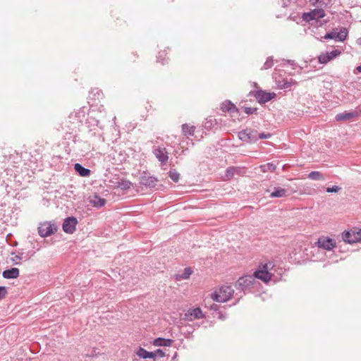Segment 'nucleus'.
Listing matches in <instances>:
<instances>
[{
    "label": "nucleus",
    "mask_w": 361,
    "mask_h": 361,
    "mask_svg": "<svg viewBox=\"0 0 361 361\" xmlns=\"http://www.w3.org/2000/svg\"><path fill=\"white\" fill-rule=\"evenodd\" d=\"M275 265L273 262H268L265 264H260L259 269L255 271L253 274V277L260 279L264 283H268L271 281L273 273L271 271L274 269Z\"/></svg>",
    "instance_id": "1"
},
{
    "label": "nucleus",
    "mask_w": 361,
    "mask_h": 361,
    "mask_svg": "<svg viewBox=\"0 0 361 361\" xmlns=\"http://www.w3.org/2000/svg\"><path fill=\"white\" fill-rule=\"evenodd\" d=\"M234 293V290L231 286L224 285L212 294V298L218 302L228 301Z\"/></svg>",
    "instance_id": "2"
},
{
    "label": "nucleus",
    "mask_w": 361,
    "mask_h": 361,
    "mask_svg": "<svg viewBox=\"0 0 361 361\" xmlns=\"http://www.w3.org/2000/svg\"><path fill=\"white\" fill-rule=\"evenodd\" d=\"M255 283V277L252 275H245L238 279L235 284L236 289L245 291L251 288Z\"/></svg>",
    "instance_id": "3"
},
{
    "label": "nucleus",
    "mask_w": 361,
    "mask_h": 361,
    "mask_svg": "<svg viewBox=\"0 0 361 361\" xmlns=\"http://www.w3.org/2000/svg\"><path fill=\"white\" fill-rule=\"evenodd\" d=\"M342 238L345 243L350 244L361 241V228L344 231L342 233Z\"/></svg>",
    "instance_id": "4"
},
{
    "label": "nucleus",
    "mask_w": 361,
    "mask_h": 361,
    "mask_svg": "<svg viewBox=\"0 0 361 361\" xmlns=\"http://www.w3.org/2000/svg\"><path fill=\"white\" fill-rule=\"evenodd\" d=\"M56 231L57 226L50 221L42 223L38 227V233L42 238L49 236Z\"/></svg>",
    "instance_id": "5"
},
{
    "label": "nucleus",
    "mask_w": 361,
    "mask_h": 361,
    "mask_svg": "<svg viewBox=\"0 0 361 361\" xmlns=\"http://www.w3.org/2000/svg\"><path fill=\"white\" fill-rule=\"evenodd\" d=\"M238 137L245 142H255L257 141V131L254 129L247 128L238 133Z\"/></svg>",
    "instance_id": "6"
},
{
    "label": "nucleus",
    "mask_w": 361,
    "mask_h": 361,
    "mask_svg": "<svg viewBox=\"0 0 361 361\" xmlns=\"http://www.w3.org/2000/svg\"><path fill=\"white\" fill-rule=\"evenodd\" d=\"M325 11L322 8H316L309 12L302 13V19L306 22H310L313 20H318L325 16Z\"/></svg>",
    "instance_id": "7"
},
{
    "label": "nucleus",
    "mask_w": 361,
    "mask_h": 361,
    "mask_svg": "<svg viewBox=\"0 0 361 361\" xmlns=\"http://www.w3.org/2000/svg\"><path fill=\"white\" fill-rule=\"evenodd\" d=\"M315 245L326 250H331L336 247V241L329 237L322 236L318 238Z\"/></svg>",
    "instance_id": "8"
},
{
    "label": "nucleus",
    "mask_w": 361,
    "mask_h": 361,
    "mask_svg": "<svg viewBox=\"0 0 361 361\" xmlns=\"http://www.w3.org/2000/svg\"><path fill=\"white\" fill-rule=\"evenodd\" d=\"M253 95L260 104L268 102L276 97L274 92H267L262 90L255 91Z\"/></svg>",
    "instance_id": "9"
},
{
    "label": "nucleus",
    "mask_w": 361,
    "mask_h": 361,
    "mask_svg": "<svg viewBox=\"0 0 361 361\" xmlns=\"http://www.w3.org/2000/svg\"><path fill=\"white\" fill-rule=\"evenodd\" d=\"M78 220L74 216H69L64 219L62 227L63 230L66 233L72 234L76 229Z\"/></svg>",
    "instance_id": "10"
},
{
    "label": "nucleus",
    "mask_w": 361,
    "mask_h": 361,
    "mask_svg": "<svg viewBox=\"0 0 361 361\" xmlns=\"http://www.w3.org/2000/svg\"><path fill=\"white\" fill-rule=\"evenodd\" d=\"M158 180L157 178L151 176H148L146 173H144L141 176L140 178V185L148 188H154L157 185Z\"/></svg>",
    "instance_id": "11"
},
{
    "label": "nucleus",
    "mask_w": 361,
    "mask_h": 361,
    "mask_svg": "<svg viewBox=\"0 0 361 361\" xmlns=\"http://www.w3.org/2000/svg\"><path fill=\"white\" fill-rule=\"evenodd\" d=\"M204 317V315L203 314L202 311L200 307L189 309L185 313V319L188 321H192L195 319H202Z\"/></svg>",
    "instance_id": "12"
},
{
    "label": "nucleus",
    "mask_w": 361,
    "mask_h": 361,
    "mask_svg": "<svg viewBox=\"0 0 361 361\" xmlns=\"http://www.w3.org/2000/svg\"><path fill=\"white\" fill-rule=\"evenodd\" d=\"M341 51L338 49H334L331 51L322 54L319 56V61L321 63H327L329 61L336 58L337 56L341 54Z\"/></svg>",
    "instance_id": "13"
},
{
    "label": "nucleus",
    "mask_w": 361,
    "mask_h": 361,
    "mask_svg": "<svg viewBox=\"0 0 361 361\" xmlns=\"http://www.w3.org/2000/svg\"><path fill=\"white\" fill-rule=\"evenodd\" d=\"M154 154L157 159L161 163L165 164L168 160V153L165 148L158 147L154 149Z\"/></svg>",
    "instance_id": "14"
},
{
    "label": "nucleus",
    "mask_w": 361,
    "mask_h": 361,
    "mask_svg": "<svg viewBox=\"0 0 361 361\" xmlns=\"http://www.w3.org/2000/svg\"><path fill=\"white\" fill-rule=\"evenodd\" d=\"M89 202L93 207L97 208H100L106 204V200L102 198L97 195H94L93 196L90 197Z\"/></svg>",
    "instance_id": "15"
},
{
    "label": "nucleus",
    "mask_w": 361,
    "mask_h": 361,
    "mask_svg": "<svg viewBox=\"0 0 361 361\" xmlns=\"http://www.w3.org/2000/svg\"><path fill=\"white\" fill-rule=\"evenodd\" d=\"M357 116L356 112H348L344 111L340 114H338L335 118L337 121H349Z\"/></svg>",
    "instance_id": "16"
},
{
    "label": "nucleus",
    "mask_w": 361,
    "mask_h": 361,
    "mask_svg": "<svg viewBox=\"0 0 361 361\" xmlns=\"http://www.w3.org/2000/svg\"><path fill=\"white\" fill-rule=\"evenodd\" d=\"M2 276L6 279H16L19 276V269L18 268H11L4 270Z\"/></svg>",
    "instance_id": "17"
},
{
    "label": "nucleus",
    "mask_w": 361,
    "mask_h": 361,
    "mask_svg": "<svg viewBox=\"0 0 361 361\" xmlns=\"http://www.w3.org/2000/svg\"><path fill=\"white\" fill-rule=\"evenodd\" d=\"M310 3L312 6L324 10L331 4V0H310Z\"/></svg>",
    "instance_id": "18"
},
{
    "label": "nucleus",
    "mask_w": 361,
    "mask_h": 361,
    "mask_svg": "<svg viewBox=\"0 0 361 361\" xmlns=\"http://www.w3.org/2000/svg\"><path fill=\"white\" fill-rule=\"evenodd\" d=\"M173 343V340L170 338H155L152 344L154 346H171Z\"/></svg>",
    "instance_id": "19"
},
{
    "label": "nucleus",
    "mask_w": 361,
    "mask_h": 361,
    "mask_svg": "<svg viewBox=\"0 0 361 361\" xmlns=\"http://www.w3.org/2000/svg\"><path fill=\"white\" fill-rule=\"evenodd\" d=\"M287 196V190L280 187H275L274 191L271 192V198H279Z\"/></svg>",
    "instance_id": "20"
},
{
    "label": "nucleus",
    "mask_w": 361,
    "mask_h": 361,
    "mask_svg": "<svg viewBox=\"0 0 361 361\" xmlns=\"http://www.w3.org/2000/svg\"><path fill=\"white\" fill-rule=\"evenodd\" d=\"M136 354L139 357H141L143 359H147V358L154 359L155 358V354L153 353V352H149L142 347L139 348Z\"/></svg>",
    "instance_id": "21"
},
{
    "label": "nucleus",
    "mask_w": 361,
    "mask_h": 361,
    "mask_svg": "<svg viewBox=\"0 0 361 361\" xmlns=\"http://www.w3.org/2000/svg\"><path fill=\"white\" fill-rule=\"evenodd\" d=\"M75 171L82 177L89 176L90 174V170L83 167L81 164L76 163L74 165Z\"/></svg>",
    "instance_id": "22"
},
{
    "label": "nucleus",
    "mask_w": 361,
    "mask_h": 361,
    "mask_svg": "<svg viewBox=\"0 0 361 361\" xmlns=\"http://www.w3.org/2000/svg\"><path fill=\"white\" fill-rule=\"evenodd\" d=\"M195 127L194 126H189L187 123L182 125V133L185 136H192L195 133Z\"/></svg>",
    "instance_id": "23"
},
{
    "label": "nucleus",
    "mask_w": 361,
    "mask_h": 361,
    "mask_svg": "<svg viewBox=\"0 0 361 361\" xmlns=\"http://www.w3.org/2000/svg\"><path fill=\"white\" fill-rule=\"evenodd\" d=\"M221 110L224 112L228 111L231 113L238 111L235 106L233 104H232L230 101H225L224 102L222 103Z\"/></svg>",
    "instance_id": "24"
},
{
    "label": "nucleus",
    "mask_w": 361,
    "mask_h": 361,
    "mask_svg": "<svg viewBox=\"0 0 361 361\" xmlns=\"http://www.w3.org/2000/svg\"><path fill=\"white\" fill-rule=\"evenodd\" d=\"M308 178L314 180H324L325 177L320 171H314L308 174Z\"/></svg>",
    "instance_id": "25"
},
{
    "label": "nucleus",
    "mask_w": 361,
    "mask_h": 361,
    "mask_svg": "<svg viewBox=\"0 0 361 361\" xmlns=\"http://www.w3.org/2000/svg\"><path fill=\"white\" fill-rule=\"evenodd\" d=\"M348 36V30L345 27H342L339 32H336V39L340 42H343Z\"/></svg>",
    "instance_id": "26"
},
{
    "label": "nucleus",
    "mask_w": 361,
    "mask_h": 361,
    "mask_svg": "<svg viewBox=\"0 0 361 361\" xmlns=\"http://www.w3.org/2000/svg\"><path fill=\"white\" fill-rule=\"evenodd\" d=\"M192 273V270L190 267H186L184 269L183 272L181 274L176 276L177 280L188 279Z\"/></svg>",
    "instance_id": "27"
},
{
    "label": "nucleus",
    "mask_w": 361,
    "mask_h": 361,
    "mask_svg": "<svg viewBox=\"0 0 361 361\" xmlns=\"http://www.w3.org/2000/svg\"><path fill=\"white\" fill-rule=\"evenodd\" d=\"M132 186V183L128 180H121L117 183V188L121 190H128Z\"/></svg>",
    "instance_id": "28"
},
{
    "label": "nucleus",
    "mask_w": 361,
    "mask_h": 361,
    "mask_svg": "<svg viewBox=\"0 0 361 361\" xmlns=\"http://www.w3.org/2000/svg\"><path fill=\"white\" fill-rule=\"evenodd\" d=\"M260 168H261L262 171L264 172H267V171L273 172L276 170V166L273 163H267L266 164L262 165L260 166Z\"/></svg>",
    "instance_id": "29"
},
{
    "label": "nucleus",
    "mask_w": 361,
    "mask_h": 361,
    "mask_svg": "<svg viewBox=\"0 0 361 361\" xmlns=\"http://www.w3.org/2000/svg\"><path fill=\"white\" fill-rule=\"evenodd\" d=\"M274 65V60L272 57H268L267 59V61L264 63L263 66L262 67V70H267L271 68Z\"/></svg>",
    "instance_id": "30"
},
{
    "label": "nucleus",
    "mask_w": 361,
    "mask_h": 361,
    "mask_svg": "<svg viewBox=\"0 0 361 361\" xmlns=\"http://www.w3.org/2000/svg\"><path fill=\"white\" fill-rule=\"evenodd\" d=\"M169 176L172 180L178 182L179 180L180 174L176 170H171L169 173Z\"/></svg>",
    "instance_id": "31"
},
{
    "label": "nucleus",
    "mask_w": 361,
    "mask_h": 361,
    "mask_svg": "<svg viewBox=\"0 0 361 361\" xmlns=\"http://www.w3.org/2000/svg\"><path fill=\"white\" fill-rule=\"evenodd\" d=\"M8 294L7 289L5 286H0V300L5 298Z\"/></svg>",
    "instance_id": "32"
},
{
    "label": "nucleus",
    "mask_w": 361,
    "mask_h": 361,
    "mask_svg": "<svg viewBox=\"0 0 361 361\" xmlns=\"http://www.w3.org/2000/svg\"><path fill=\"white\" fill-rule=\"evenodd\" d=\"M234 175V169L233 168H228L226 171V176L228 179L231 178Z\"/></svg>",
    "instance_id": "33"
},
{
    "label": "nucleus",
    "mask_w": 361,
    "mask_h": 361,
    "mask_svg": "<svg viewBox=\"0 0 361 361\" xmlns=\"http://www.w3.org/2000/svg\"><path fill=\"white\" fill-rule=\"evenodd\" d=\"M243 109L245 113L248 115L252 114L257 111V108L253 107H244Z\"/></svg>",
    "instance_id": "34"
},
{
    "label": "nucleus",
    "mask_w": 361,
    "mask_h": 361,
    "mask_svg": "<svg viewBox=\"0 0 361 361\" xmlns=\"http://www.w3.org/2000/svg\"><path fill=\"white\" fill-rule=\"evenodd\" d=\"M23 259V254L17 255L11 259L14 264H20V260Z\"/></svg>",
    "instance_id": "35"
},
{
    "label": "nucleus",
    "mask_w": 361,
    "mask_h": 361,
    "mask_svg": "<svg viewBox=\"0 0 361 361\" xmlns=\"http://www.w3.org/2000/svg\"><path fill=\"white\" fill-rule=\"evenodd\" d=\"M271 137V135L270 133H257V140L259 139H268Z\"/></svg>",
    "instance_id": "36"
},
{
    "label": "nucleus",
    "mask_w": 361,
    "mask_h": 361,
    "mask_svg": "<svg viewBox=\"0 0 361 361\" xmlns=\"http://www.w3.org/2000/svg\"><path fill=\"white\" fill-rule=\"evenodd\" d=\"M341 190V188L337 185H334L331 188H327L326 191L327 192H338Z\"/></svg>",
    "instance_id": "37"
},
{
    "label": "nucleus",
    "mask_w": 361,
    "mask_h": 361,
    "mask_svg": "<svg viewBox=\"0 0 361 361\" xmlns=\"http://www.w3.org/2000/svg\"><path fill=\"white\" fill-rule=\"evenodd\" d=\"M153 353L155 354V357L157 356H158L159 357H164L165 356V353L163 351V350H161V349H157L154 352H153Z\"/></svg>",
    "instance_id": "38"
},
{
    "label": "nucleus",
    "mask_w": 361,
    "mask_h": 361,
    "mask_svg": "<svg viewBox=\"0 0 361 361\" xmlns=\"http://www.w3.org/2000/svg\"><path fill=\"white\" fill-rule=\"evenodd\" d=\"M324 37L326 39H336V32H331L329 33H326Z\"/></svg>",
    "instance_id": "39"
},
{
    "label": "nucleus",
    "mask_w": 361,
    "mask_h": 361,
    "mask_svg": "<svg viewBox=\"0 0 361 361\" xmlns=\"http://www.w3.org/2000/svg\"><path fill=\"white\" fill-rule=\"evenodd\" d=\"M292 82L288 81H283V83L280 86L282 89H286L291 87Z\"/></svg>",
    "instance_id": "40"
},
{
    "label": "nucleus",
    "mask_w": 361,
    "mask_h": 361,
    "mask_svg": "<svg viewBox=\"0 0 361 361\" xmlns=\"http://www.w3.org/2000/svg\"><path fill=\"white\" fill-rule=\"evenodd\" d=\"M356 71L359 73H361V65L357 66Z\"/></svg>",
    "instance_id": "41"
},
{
    "label": "nucleus",
    "mask_w": 361,
    "mask_h": 361,
    "mask_svg": "<svg viewBox=\"0 0 361 361\" xmlns=\"http://www.w3.org/2000/svg\"><path fill=\"white\" fill-rule=\"evenodd\" d=\"M287 62H288V63H290V65H292V66L295 65V62H294V61L288 60V61H287Z\"/></svg>",
    "instance_id": "42"
},
{
    "label": "nucleus",
    "mask_w": 361,
    "mask_h": 361,
    "mask_svg": "<svg viewBox=\"0 0 361 361\" xmlns=\"http://www.w3.org/2000/svg\"><path fill=\"white\" fill-rule=\"evenodd\" d=\"M164 53L163 51H162V52H161V51L159 52L158 59H159L160 57H161V56H162V55H164Z\"/></svg>",
    "instance_id": "43"
}]
</instances>
